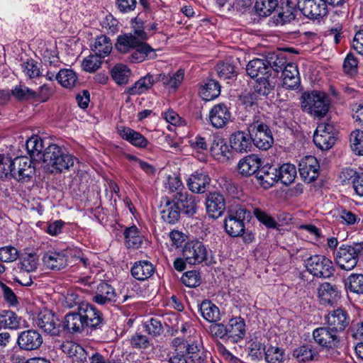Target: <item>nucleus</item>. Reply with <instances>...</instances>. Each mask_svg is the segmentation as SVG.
<instances>
[{
    "label": "nucleus",
    "mask_w": 363,
    "mask_h": 363,
    "mask_svg": "<svg viewBox=\"0 0 363 363\" xmlns=\"http://www.w3.org/2000/svg\"><path fill=\"white\" fill-rule=\"evenodd\" d=\"M335 129L332 124L321 123L318 124L314 133L313 142L319 149L329 150L335 144Z\"/></svg>",
    "instance_id": "nucleus-13"
},
{
    "label": "nucleus",
    "mask_w": 363,
    "mask_h": 363,
    "mask_svg": "<svg viewBox=\"0 0 363 363\" xmlns=\"http://www.w3.org/2000/svg\"><path fill=\"white\" fill-rule=\"evenodd\" d=\"M44 266L52 270H60L67 264V255L65 251L48 250L42 258Z\"/></svg>",
    "instance_id": "nucleus-23"
},
{
    "label": "nucleus",
    "mask_w": 363,
    "mask_h": 363,
    "mask_svg": "<svg viewBox=\"0 0 363 363\" xmlns=\"http://www.w3.org/2000/svg\"><path fill=\"white\" fill-rule=\"evenodd\" d=\"M184 347L186 354L192 363H204L206 359V352L201 345L196 342H186Z\"/></svg>",
    "instance_id": "nucleus-38"
},
{
    "label": "nucleus",
    "mask_w": 363,
    "mask_h": 363,
    "mask_svg": "<svg viewBox=\"0 0 363 363\" xmlns=\"http://www.w3.org/2000/svg\"><path fill=\"white\" fill-rule=\"evenodd\" d=\"M216 70L218 77L224 80L231 79L236 77L235 67L230 63H218L216 67Z\"/></svg>",
    "instance_id": "nucleus-59"
},
{
    "label": "nucleus",
    "mask_w": 363,
    "mask_h": 363,
    "mask_svg": "<svg viewBox=\"0 0 363 363\" xmlns=\"http://www.w3.org/2000/svg\"><path fill=\"white\" fill-rule=\"evenodd\" d=\"M278 179L284 185L291 184L296 176V169L294 164L286 163L277 169Z\"/></svg>",
    "instance_id": "nucleus-44"
},
{
    "label": "nucleus",
    "mask_w": 363,
    "mask_h": 363,
    "mask_svg": "<svg viewBox=\"0 0 363 363\" xmlns=\"http://www.w3.org/2000/svg\"><path fill=\"white\" fill-rule=\"evenodd\" d=\"M266 62H267L269 67H270V72L275 73L277 77L278 76V73L288 64L286 63L285 55L281 52L269 55L266 59Z\"/></svg>",
    "instance_id": "nucleus-45"
},
{
    "label": "nucleus",
    "mask_w": 363,
    "mask_h": 363,
    "mask_svg": "<svg viewBox=\"0 0 363 363\" xmlns=\"http://www.w3.org/2000/svg\"><path fill=\"white\" fill-rule=\"evenodd\" d=\"M262 164V160L256 155H250L240 160L238 164L239 172L243 176H251L259 170Z\"/></svg>",
    "instance_id": "nucleus-28"
},
{
    "label": "nucleus",
    "mask_w": 363,
    "mask_h": 363,
    "mask_svg": "<svg viewBox=\"0 0 363 363\" xmlns=\"http://www.w3.org/2000/svg\"><path fill=\"white\" fill-rule=\"evenodd\" d=\"M20 319L18 315L11 311H4L0 313V328L16 329L19 327Z\"/></svg>",
    "instance_id": "nucleus-53"
},
{
    "label": "nucleus",
    "mask_w": 363,
    "mask_h": 363,
    "mask_svg": "<svg viewBox=\"0 0 363 363\" xmlns=\"http://www.w3.org/2000/svg\"><path fill=\"white\" fill-rule=\"evenodd\" d=\"M56 80L67 89L74 87L78 82L76 73L70 69H61L56 75Z\"/></svg>",
    "instance_id": "nucleus-42"
},
{
    "label": "nucleus",
    "mask_w": 363,
    "mask_h": 363,
    "mask_svg": "<svg viewBox=\"0 0 363 363\" xmlns=\"http://www.w3.org/2000/svg\"><path fill=\"white\" fill-rule=\"evenodd\" d=\"M253 145L259 149L267 150L273 143L274 138L269 125L265 122L264 116H255L247 125Z\"/></svg>",
    "instance_id": "nucleus-4"
},
{
    "label": "nucleus",
    "mask_w": 363,
    "mask_h": 363,
    "mask_svg": "<svg viewBox=\"0 0 363 363\" xmlns=\"http://www.w3.org/2000/svg\"><path fill=\"white\" fill-rule=\"evenodd\" d=\"M18 257V250L11 246L0 248V260L4 262H12Z\"/></svg>",
    "instance_id": "nucleus-64"
},
{
    "label": "nucleus",
    "mask_w": 363,
    "mask_h": 363,
    "mask_svg": "<svg viewBox=\"0 0 363 363\" xmlns=\"http://www.w3.org/2000/svg\"><path fill=\"white\" fill-rule=\"evenodd\" d=\"M319 168L320 166L317 159L312 155L306 156L302 158L298 164L300 175L308 183L318 178Z\"/></svg>",
    "instance_id": "nucleus-20"
},
{
    "label": "nucleus",
    "mask_w": 363,
    "mask_h": 363,
    "mask_svg": "<svg viewBox=\"0 0 363 363\" xmlns=\"http://www.w3.org/2000/svg\"><path fill=\"white\" fill-rule=\"evenodd\" d=\"M85 327L93 329L100 328L103 323L101 313L94 306L87 303L79 305Z\"/></svg>",
    "instance_id": "nucleus-21"
},
{
    "label": "nucleus",
    "mask_w": 363,
    "mask_h": 363,
    "mask_svg": "<svg viewBox=\"0 0 363 363\" xmlns=\"http://www.w3.org/2000/svg\"><path fill=\"white\" fill-rule=\"evenodd\" d=\"M129 296L128 295L121 296L117 294L115 289L106 282H101L96 291V294L93 297V301L99 304L105 305L109 303H123Z\"/></svg>",
    "instance_id": "nucleus-11"
},
{
    "label": "nucleus",
    "mask_w": 363,
    "mask_h": 363,
    "mask_svg": "<svg viewBox=\"0 0 363 363\" xmlns=\"http://www.w3.org/2000/svg\"><path fill=\"white\" fill-rule=\"evenodd\" d=\"M34 324L43 332L51 335H58L61 324L59 318L49 310L40 312L34 319Z\"/></svg>",
    "instance_id": "nucleus-14"
},
{
    "label": "nucleus",
    "mask_w": 363,
    "mask_h": 363,
    "mask_svg": "<svg viewBox=\"0 0 363 363\" xmlns=\"http://www.w3.org/2000/svg\"><path fill=\"white\" fill-rule=\"evenodd\" d=\"M21 269L26 272L35 271L38 265V259L35 254H27L21 259Z\"/></svg>",
    "instance_id": "nucleus-63"
},
{
    "label": "nucleus",
    "mask_w": 363,
    "mask_h": 363,
    "mask_svg": "<svg viewBox=\"0 0 363 363\" xmlns=\"http://www.w3.org/2000/svg\"><path fill=\"white\" fill-rule=\"evenodd\" d=\"M350 147L357 155H363V130H355L350 135Z\"/></svg>",
    "instance_id": "nucleus-54"
},
{
    "label": "nucleus",
    "mask_w": 363,
    "mask_h": 363,
    "mask_svg": "<svg viewBox=\"0 0 363 363\" xmlns=\"http://www.w3.org/2000/svg\"><path fill=\"white\" fill-rule=\"evenodd\" d=\"M26 146L30 157L39 156L44 147L43 140L37 135L28 139Z\"/></svg>",
    "instance_id": "nucleus-55"
},
{
    "label": "nucleus",
    "mask_w": 363,
    "mask_h": 363,
    "mask_svg": "<svg viewBox=\"0 0 363 363\" xmlns=\"http://www.w3.org/2000/svg\"><path fill=\"white\" fill-rule=\"evenodd\" d=\"M10 176L18 182H28L35 174V169L31 160L27 157H18L10 162Z\"/></svg>",
    "instance_id": "nucleus-10"
},
{
    "label": "nucleus",
    "mask_w": 363,
    "mask_h": 363,
    "mask_svg": "<svg viewBox=\"0 0 363 363\" xmlns=\"http://www.w3.org/2000/svg\"><path fill=\"white\" fill-rule=\"evenodd\" d=\"M251 213L243 208H238L231 211L224 221L226 233L231 237H238L245 232V220H249Z\"/></svg>",
    "instance_id": "nucleus-9"
},
{
    "label": "nucleus",
    "mask_w": 363,
    "mask_h": 363,
    "mask_svg": "<svg viewBox=\"0 0 363 363\" xmlns=\"http://www.w3.org/2000/svg\"><path fill=\"white\" fill-rule=\"evenodd\" d=\"M210 182L211 178L208 174L202 172H196L189 177L186 184L191 191L196 194H203L207 190Z\"/></svg>",
    "instance_id": "nucleus-31"
},
{
    "label": "nucleus",
    "mask_w": 363,
    "mask_h": 363,
    "mask_svg": "<svg viewBox=\"0 0 363 363\" xmlns=\"http://www.w3.org/2000/svg\"><path fill=\"white\" fill-rule=\"evenodd\" d=\"M230 147L237 152L245 153L251 151L253 147L252 137L247 132L238 130L233 133L230 138Z\"/></svg>",
    "instance_id": "nucleus-25"
},
{
    "label": "nucleus",
    "mask_w": 363,
    "mask_h": 363,
    "mask_svg": "<svg viewBox=\"0 0 363 363\" xmlns=\"http://www.w3.org/2000/svg\"><path fill=\"white\" fill-rule=\"evenodd\" d=\"M363 259V242L353 245H341L335 256L338 267L342 270H352L359 259Z\"/></svg>",
    "instance_id": "nucleus-5"
},
{
    "label": "nucleus",
    "mask_w": 363,
    "mask_h": 363,
    "mask_svg": "<svg viewBox=\"0 0 363 363\" xmlns=\"http://www.w3.org/2000/svg\"><path fill=\"white\" fill-rule=\"evenodd\" d=\"M130 76V70L125 65L118 64L111 69V77L118 84H127Z\"/></svg>",
    "instance_id": "nucleus-49"
},
{
    "label": "nucleus",
    "mask_w": 363,
    "mask_h": 363,
    "mask_svg": "<svg viewBox=\"0 0 363 363\" xmlns=\"http://www.w3.org/2000/svg\"><path fill=\"white\" fill-rule=\"evenodd\" d=\"M211 140L210 151L215 160L225 162L229 158L230 149L225 140L219 135L209 136Z\"/></svg>",
    "instance_id": "nucleus-27"
},
{
    "label": "nucleus",
    "mask_w": 363,
    "mask_h": 363,
    "mask_svg": "<svg viewBox=\"0 0 363 363\" xmlns=\"http://www.w3.org/2000/svg\"><path fill=\"white\" fill-rule=\"evenodd\" d=\"M317 293L320 303L325 306L334 305L341 297L337 286L329 282L320 284L317 289Z\"/></svg>",
    "instance_id": "nucleus-19"
},
{
    "label": "nucleus",
    "mask_w": 363,
    "mask_h": 363,
    "mask_svg": "<svg viewBox=\"0 0 363 363\" xmlns=\"http://www.w3.org/2000/svg\"><path fill=\"white\" fill-rule=\"evenodd\" d=\"M62 350L74 362L85 363L87 362L88 352L75 342H64L62 345Z\"/></svg>",
    "instance_id": "nucleus-33"
},
{
    "label": "nucleus",
    "mask_w": 363,
    "mask_h": 363,
    "mask_svg": "<svg viewBox=\"0 0 363 363\" xmlns=\"http://www.w3.org/2000/svg\"><path fill=\"white\" fill-rule=\"evenodd\" d=\"M101 58L102 57L96 54L89 55L82 62L84 70L89 72H94L97 70L102 64Z\"/></svg>",
    "instance_id": "nucleus-60"
},
{
    "label": "nucleus",
    "mask_w": 363,
    "mask_h": 363,
    "mask_svg": "<svg viewBox=\"0 0 363 363\" xmlns=\"http://www.w3.org/2000/svg\"><path fill=\"white\" fill-rule=\"evenodd\" d=\"M112 48V43L110 38L101 35L96 38L92 50L95 54L105 57L111 53Z\"/></svg>",
    "instance_id": "nucleus-43"
},
{
    "label": "nucleus",
    "mask_w": 363,
    "mask_h": 363,
    "mask_svg": "<svg viewBox=\"0 0 363 363\" xmlns=\"http://www.w3.org/2000/svg\"><path fill=\"white\" fill-rule=\"evenodd\" d=\"M63 328L71 333H81L83 330L85 325L79 308L77 312H71L65 315Z\"/></svg>",
    "instance_id": "nucleus-37"
},
{
    "label": "nucleus",
    "mask_w": 363,
    "mask_h": 363,
    "mask_svg": "<svg viewBox=\"0 0 363 363\" xmlns=\"http://www.w3.org/2000/svg\"><path fill=\"white\" fill-rule=\"evenodd\" d=\"M118 132L122 138L135 147L144 148L149 143L148 140L142 134L130 128L121 126L118 128Z\"/></svg>",
    "instance_id": "nucleus-35"
},
{
    "label": "nucleus",
    "mask_w": 363,
    "mask_h": 363,
    "mask_svg": "<svg viewBox=\"0 0 363 363\" xmlns=\"http://www.w3.org/2000/svg\"><path fill=\"white\" fill-rule=\"evenodd\" d=\"M338 220L346 225H352L358 224L361 220V215L348 210L345 208H340L337 210Z\"/></svg>",
    "instance_id": "nucleus-48"
},
{
    "label": "nucleus",
    "mask_w": 363,
    "mask_h": 363,
    "mask_svg": "<svg viewBox=\"0 0 363 363\" xmlns=\"http://www.w3.org/2000/svg\"><path fill=\"white\" fill-rule=\"evenodd\" d=\"M182 254L187 263L197 264L207 259L208 250L202 242L191 240L184 245Z\"/></svg>",
    "instance_id": "nucleus-12"
},
{
    "label": "nucleus",
    "mask_w": 363,
    "mask_h": 363,
    "mask_svg": "<svg viewBox=\"0 0 363 363\" xmlns=\"http://www.w3.org/2000/svg\"><path fill=\"white\" fill-rule=\"evenodd\" d=\"M201 316L209 323H216L220 320V310L211 301L204 300L199 305Z\"/></svg>",
    "instance_id": "nucleus-39"
},
{
    "label": "nucleus",
    "mask_w": 363,
    "mask_h": 363,
    "mask_svg": "<svg viewBox=\"0 0 363 363\" xmlns=\"http://www.w3.org/2000/svg\"><path fill=\"white\" fill-rule=\"evenodd\" d=\"M298 7L310 19H318L328 13V7L321 0H298Z\"/></svg>",
    "instance_id": "nucleus-15"
},
{
    "label": "nucleus",
    "mask_w": 363,
    "mask_h": 363,
    "mask_svg": "<svg viewBox=\"0 0 363 363\" xmlns=\"http://www.w3.org/2000/svg\"><path fill=\"white\" fill-rule=\"evenodd\" d=\"M283 85L287 89H296L301 82L298 67L294 63H288L281 70Z\"/></svg>",
    "instance_id": "nucleus-29"
},
{
    "label": "nucleus",
    "mask_w": 363,
    "mask_h": 363,
    "mask_svg": "<svg viewBox=\"0 0 363 363\" xmlns=\"http://www.w3.org/2000/svg\"><path fill=\"white\" fill-rule=\"evenodd\" d=\"M184 72L179 69L172 75H166L165 74H157L158 82H162L164 86L169 88H177L184 79Z\"/></svg>",
    "instance_id": "nucleus-47"
},
{
    "label": "nucleus",
    "mask_w": 363,
    "mask_h": 363,
    "mask_svg": "<svg viewBox=\"0 0 363 363\" xmlns=\"http://www.w3.org/2000/svg\"><path fill=\"white\" fill-rule=\"evenodd\" d=\"M219 185L223 191L233 198H239L241 195L239 186L231 179L221 178Z\"/></svg>",
    "instance_id": "nucleus-58"
},
{
    "label": "nucleus",
    "mask_w": 363,
    "mask_h": 363,
    "mask_svg": "<svg viewBox=\"0 0 363 363\" xmlns=\"http://www.w3.org/2000/svg\"><path fill=\"white\" fill-rule=\"evenodd\" d=\"M292 355L297 362L306 363L313 360L318 355V352L312 345H305L294 350Z\"/></svg>",
    "instance_id": "nucleus-40"
},
{
    "label": "nucleus",
    "mask_w": 363,
    "mask_h": 363,
    "mask_svg": "<svg viewBox=\"0 0 363 363\" xmlns=\"http://www.w3.org/2000/svg\"><path fill=\"white\" fill-rule=\"evenodd\" d=\"M246 72L251 78H257L254 89L262 96H267L274 89L277 84V74L270 72V67L266 60L255 58L246 66Z\"/></svg>",
    "instance_id": "nucleus-1"
},
{
    "label": "nucleus",
    "mask_w": 363,
    "mask_h": 363,
    "mask_svg": "<svg viewBox=\"0 0 363 363\" xmlns=\"http://www.w3.org/2000/svg\"><path fill=\"white\" fill-rule=\"evenodd\" d=\"M199 94L205 101H211L220 94V86L213 79L208 80L201 88Z\"/></svg>",
    "instance_id": "nucleus-41"
},
{
    "label": "nucleus",
    "mask_w": 363,
    "mask_h": 363,
    "mask_svg": "<svg viewBox=\"0 0 363 363\" xmlns=\"http://www.w3.org/2000/svg\"><path fill=\"white\" fill-rule=\"evenodd\" d=\"M22 72L29 79L37 78L42 74L39 62L33 59H28L21 65Z\"/></svg>",
    "instance_id": "nucleus-52"
},
{
    "label": "nucleus",
    "mask_w": 363,
    "mask_h": 363,
    "mask_svg": "<svg viewBox=\"0 0 363 363\" xmlns=\"http://www.w3.org/2000/svg\"><path fill=\"white\" fill-rule=\"evenodd\" d=\"M256 178L264 189H269L279 181L277 168L265 165L257 172Z\"/></svg>",
    "instance_id": "nucleus-30"
},
{
    "label": "nucleus",
    "mask_w": 363,
    "mask_h": 363,
    "mask_svg": "<svg viewBox=\"0 0 363 363\" xmlns=\"http://www.w3.org/2000/svg\"><path fill=\"white\" fill-rule=\"evenodd\" d=\"M178 206L181 208V212L192 216L196 213L197 203L195 196L188 194L187 191L173 194Z\"/></svg>",
    "instance_id": "nucleus-32"
},
{
    "label": "nucleus",
    "mask_w": 363,
    "mask_h": 363,
    "mask_svg": "<svg viewBox=\"0 0 363 363\" xmlns=\"http://www.w3.org/2000/svg\"><path fill=\"white\" fill-rule=\"evenodd\" d=\"M306 270L314 277L330 279L335 272L333 261L323 255H314L305 260Z\"/></svg>",
    "instance_id": "nucleus-6"
},
{
    "label": "nucleus",
    "mask_w": 363,
    "mask_h": 363,
    "mask_svg": "<svg viewBox=\"0 0 363 363\" xmlns=\"http://www.w3.org/2000/svg\"><path fill=\"white\" fill-rule=\"evenodd\" d=\"M156 82H158L157 74L154 76L147 74L138 79L133 86L128 87L127 92L130 95L142 94L150 89Z\"/></svg>",
    "instance_id": "nucleus-36"
},
{
    "label": "nucleus",
    "mask_w": 363,
    "mask_h": 363,
    "mask_svg": "<svg viewBox=\"0 0 363 363\" xmlns=\"http://www.w3.org/2000/svg\"><path fill=\"white\" fill-rule=\"evenodd\" d=\"M277 0H256L255 9L256 13L262 17H267L277 6Z\"/></svg>",
    "instance_id": "nucleus-50"
},
{
    "label": "nucleus",
    "mask_w": 363,
    "mask_h": 363,
    "mask_svg": "<svg viewBox=\"0 0 363 363\" xmlns=\"http://www.w3.org/2000/svg\"><path fill=\"white\" fill-rule=\"evenodd\" d=\"M116 48L121 53H128L133 50L128 59L133 63L141 62L147 59H154L156 57L155 50L148 44L138 40L132 33L118 35Z\"/></svg>",
    "instance_id": "nucleus-2"
},
{
    "label": "nucleus",
    "mask_w": 363,
    "mask_h": 363,
    "mask_svg": "<svg viewBox=\"0 0 363 363\" xmlns=\"http://www.w3.org/2000/svg\"><path fill=\"white\" fill-rule=\"evenodd\" d=\"M42 158L44 169L51 173L62 172L74 165V157L55 144L45 149Z\"/></svg>",
    "instance_id": "nucleus-3"
},
{
    "label": "nucleus",
    "mask_w": 363,
    "mask_h": 363,
    "mask_svg": "<svg viewBox=\"0 0 363 363\" xmlns=\"http://www.w3.org/2000/svg\"><path fill=\"white\" fill-rule=\"evenodd\" d=\"M329 101L323 92L313 91L303 95L302 108L311 116L324 117L329 110Z\"/></svg>",
    "instance_id": "nucleus-7"
},
{
    "label": "nucleus",
    "mask_w": 363,
    "mask_h": 363,
    "mask_svg": "<svg viewBox=\"0 0 363 363\" xmlns=\"http://www.w3.org/2000/svg\"><path fill=\"white\" fill-rule=\"evenodd\" d=\"M264 357L268 363H283L284 351L279 347L269 346L264 352Z\"/></svg>",
    "instance_id": "nucleus-56"
},
{
    "label": "nucleus",
    "mask_w": 363,
    "mask_h": 363,
    "mask_svg": "<svg viewBox=\"0 0 363 363\" xmlns=\"http://www.w3.org/2000/svg\"><path fill=\"white\" fill-rule=\"evenodd\" d=\"M13 96L18 100H28L37 98V92L23 84L16 85L11 91Z\"/></svg>",
    "instance_id": "nucleus-57"
},
{
    "label": "nucleus",
    "mask_w": 363,
    "mask_h": 363,
    "mask_svg": "<svg viewBox=\"0 0 363 363\" xmlns=\"http://www.w3.org/2000/svg\"><path fill=\"white\" fill-rule=\"evenodd\" d=\"M229 108L224 104L214 105L209 111L208 121L216 128L225 127L230 119Z\"/></svg>",
    "instance_id": "nucleus-22"
},
{
    "label": "nucleus",
    "mask_w": 363,
    "mask_h": 363,
    "mask_svg": "<svg viewBox=\"0 0 363 363\" xmlns=\"http://www.w3.org/2000/svg\"><path fill=\"white\" fill-rule=\"evenodd\" d=\"M345 286L351 293L363 294V274H351L345 280Z\"/></svg>",
    "instance_id": "nucleus-46"
},
{
    "label": "nucleus",
    "mask_w": 363,
    "mask_h": 363,
    "mask_svg": "<svg viewBox=\"0 0 363 363\" xmlns=\"http://www.w3.org/2000/svg\"><path fill=\"white\" fill-rule=\"evenodd\" d=\"M206 208L209 217L218 218L221 216L225 208L223 196L218 192L210 193L206 199Z\"/></svg>",
    "instance_id": "nucleus-24"
},
{
    "label": "nucleus",
    "mask_w": 363,
    "mask_h": 363,
    "mask_svg": "<svg viewBox=\"0 0 363 363\" xmlns=\"http://www.w3.org/2000/svg\"><path fill=\"white\" fill-rule=\"evenodd\" d=\"M43 342L40 333L33 329L24 330L18 335L16 343L19 348L24 351L36 350Z\"/></svg>",
    "instance_id": "nucleus-17"
},
{
    "label": "nucleus",
    "mask_w": 363,
    "mask_h": 363,
    "mask_svg": "<svg viewBox=\"0 0 363 363\" xmlns=\"http://www.w3.org/2000/svg\"><path fill=\"white\" fill-rule=\"evenodd\" d=\"M227 341L237 343L242 340L245 335V323L241 317L230 319L226 325Z\"/></svg>",
    "instance_id": "nucleus-26"
},
{
    "label": "nucleus",
    "mask_w": 363,
    "mask_h": 363,
    "mask_svg": "<svg viewBox=\"0 0 363 363\" xmlns=\"http://www.w3.org/2000/svg\"><path fill=\"white\" fill-rule=\"evenodd\" d=\"M160 214L162 220L169 224L176 223L180 218L181 208L173 195L163 197L160 204Z\"/></svg>",
    "instance_id": "nucleus-16"
},
{
    "label": "nucleus",
    "mask_w": 363,
    "mask_h": 363,
    "mask_svg": "<svg viewBox=\"0 0 363 363\" xmlns=\"http://www.w3.org/2000/svg\"><path fill=\"white\" fill-rule=\"evenodd\" d=\"M165 188L172 193V195L186 191L182 181L177 176H168L165 183Z\"/></svg>",
    "instance_id": "nucleus-61"
},
{
    "label": "nucleus",
    "mask_w": 363,
    "mask_h": 363,
    "mask_svg": "<svg viewBox=\"0 0 363 363\" xmlns=\"http://www.w3.org/2000/svg\"><path fill=\"white\" fill-rule=\"evenodd\" d=\"M181 281L185 286L195 288L200 285L201 277L196 271H188L182 275Z\"/></svg>",
    "instance_id": "nucleus-62"
},
{
    "label": "nucleus",
    "mask_w": 363,
    "mask_h": 363,
    "mask_svg": "<svg viewBox=\"0 0 363 363\" xmlns=\"http://www.w3.org/2000/svg\"><path fill=\"white\" fill-rule=\"evenodd\" d=\"M327 327L332 330L342 332L349 325L350 318L346 310L342 308L332 310L325 317Z\"/></svg>",
    "instance_id": "nucleus-18"
},
{
    "label": "nucleus",
    "mask_w": 363,
    "mask_h": 363,
    "mask_svg": "<svg viewBox=\"0 0 363 363\" xmlns=\"http://www.w3.org/2000/svg\"><path fill=\"white\" fill-rule=\"evenodd\" d=\"M125 243L129 248H138L143 240L136 226L133 225L125 229L124 232Z\"/></svg>",
    "instance_id": "nucleus-51"
},
{
    "label": "nucleus",
    "mask_w": 363,
    "mask_h": 363,
    "mask_svg": "<svg viewBox=\"0 0 363 363\" xmlns=\"http://www.w3.org/2000/svg\"><path fill=\"white\" fill-rule=\"evenodd\" d=\"M131 274L137 280L145 281L150 278L155 272L154 265L147 260H140L131 267Z\"/></svg>",
    "instance_id": "nucleus-34"
},
{
    "label": "nucleus",
    "mask_w": 363,
    "mask_h": 363,
    "mask_svg": "<svg viewBox=\"0 0 363 363\" xmlns=\"http://www.w3.org/2000/svg\"><path fill=\"white\" fill-rule=\"evenodd\" d=\"M313 337L318 345L331 355L336 357L339 354L337 350L340 345V337L337 331L332 330L328 327L318 328L313 330Z\"/></svg>",
    "instance_id": "nucleus-8"
}]
</instances>
